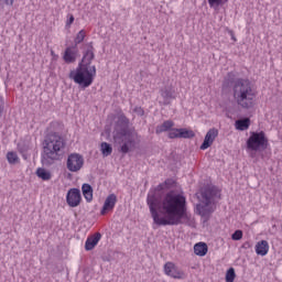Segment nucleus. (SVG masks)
I'll use <instances>...</instances> for the list:
<instances>
[{
  "instance_id": "f257e3e1",
  "label": "nucleus",
  "mask_w": 282,
  "mask_h": 282,
  "mask_svg": "<svg viewBox=\"0 0 282 282\" xmlns=\"http://www.w3.org/2000/svg\"><path fill=\"white\" fill-rule=\"evenodd\" d=\"M148 206L156 226H180L182 219L188 217L186 196L180 192L170 191L161 202L155 194L149 195Z\"/></svg>"
},
{
  "instance_id": "f03ea898",
  "label": "nucleus",
  "mask_w": 282,
  "mask_h": 282,
  "mask_svg": "<svg viewBox=\"0 0 282 282\" xmlns=\"http://www.w3.org/2000/svg\"><path fill=\"white\" fill-rule=\"evenodd\" d=\"M232 96L238 107L241 109H252L257 99V90H254L249 79L238 78L234 83Z\"/></svg>"
},
{
  "instance_id": "7ed1b4c3",
  "label": "nucleus",
  "mask_w": 282,
  "mask_h": 282,
  "mask_svg": "<svg viewBox=\"0 0 282 282\" xmlns=\"http://www.w3.org/2000/svg\"><path fill=\"white\" fill-rule=\"evenodd\" d=\"M66 147L67 141L63 134L58 132H51L43 141L44 158L52 162H56V160H61V158H63Z\"/></svg>"
},
{
  "instance_id": "20e7f679",
  "label": "nucleus",
  "mask_w": 282,
  "mask_h": 282,
  "mask_svg": "<svg viewBox=\"0 0 282 282\" xmlns=\"http://www.w3.org/2000/svg\"><path fill=\"white\" fill-rule=\"evenodd\" d=\"M97 69L96 66L79 65L75 70H72L69 78L79 85L84 89L91 87L94 80L96 79Z\"/></svg>"
},
{
  "instance_id": "39448f33",
  "label": "nucleus",
  "mask_w": 282,
  "mask_h": 282,
  "mask_svg": "<svg viewBox=\"0 0 282 282\" xmlns=\"http://www.w3.org/2000/svg\"><path fill=\"white\" fill-rule=\"evenodd\" d=\"M219 195V191L215 187H206L202 189L200 197L202 202L205 205L198 204L196 206V210L200 215V217H208L213 213V207L210 206V203L213 202L214 197H217Z\"/></svg>"
},
{
  "instance_id": "423d86ee",
  "label": "nucleus",
  "mask_w": 282,
  "mask_h": 282,
  "mask_svg": "<svg viewBox=\"0 0 282 282\" xmlns=\"http://www.w3.org/2000/svg\"><path fill=\"white\" fill-rule=\"evenodd\" d=\"M247 151H264L268 149L270 141L263 131H252L250 132L249 138L247 139Z\"/></svg>"
},
{
  "instance_id": "0eeeda50",
  "label": "nucleus",
  "mask_w": 282,
  "mask_h": 282,
  "mask_svg": "<svg viewBox=\"0 0 282 282\" xmlns=\"http://www.w3.org/2000/svg\"><path fill=\"white\" fill-rule=\"evenodd\" d=\"M85 166V158L79 153H70L66 160V169L70 173H78Z\"/></svg>"
},
{
  "instance_id": "6e6552de",
  "label": "nucleus",
  "mask_w": 282,
  "mask_h": 282,
  "mask_svg": "<svg viewBox=\"0 0 282 282\" xmlns=\"http://www.w3.org/2000/svg\"><path fill=\"white\" fill-rule=\"evenodd\" d=\"M83 202V195L80 194V189L74 187L68 189L66 194V204L69 208H78Z\"/></svg>"
},
{
  "instance_id": "1a4fd4ad",
  "label": "nucleus",
  "mask_w": 282,
  "mask_h": 282,
  "mask_svg": "<svg viewBox=\"0 0 282 282\" xmlns=\"http://www.w3.org/2000/svg\"><path fill=\"white\" fill-rule=\"evenodd\" d=\"M163 270L164 274H166V276H171V279H186L184 271L180 270V268H177L174 262H166L163 267Z\"/></svg>"
},
{
  "instance_id": "9d476101",
  "label": "nucleus",
  "mask_w": 282,
  "mask_h": 282,
  "mask_svg": "<svg viewBox=\"0 0 282 282\" xmlns=\"http://www.w3.org/2000/svg\"><path fill=\"white\" fill-rule=\"evenodd\" d=\"M217 135H219V130L216 128H212L207 131L204 142L200 145L202 151H206V149H210L213 147V142L217 139Z\"/></svg>"
},
{
  "instance_id": "9b49d317",
  "label": "nucleus",
  "mask_w": 282,
  "mask_h": 282,
  "mask_svg": "<svg viewBox=\"0 0 282 282\" xmlns=\"http://www.w3.org/2000/svg\"><path fill=\"white\" fill-rule=\"evenodd\" d=\"M116 204H118V196L116 194H109L100 210V215L105 216L107 213H111L116 208Z\"/></svg>"
},
{
  "instance_id": "f8f14e48",
  "label": "nucleus",
  "mask_w": 282,
  "mask_h": 282,
  "mask_svg": "<svg viewBox=\"0 0 282 282\" xmlns=\"http://www.w3.org/2000/svg\"><path fill=\"white\" fill-rule=\"evenodd\" d=\"M121 153H129L130 149L135 147V134L127 132L122 138Z\"/></svg>"
},
{
  "instance_id": "ddd939ff",
  "label": "nucleus",
  "mask_w": 282,
  "mask_h": 282,
  "mask_svg": "<svg viewBox=\"0 0 282 282\" xmlns=\"http://www.w3.org/2000/svg\"><path fill=\"white\" fill-rule=\"evenodd\" d=\"M163 105H171V100H175V88L173 85H167L161 89Z\"/></svg>"
},
{
  "instance_id": "4468645a",
  "label": "nucleus",
  "mask_w": 282,
  "mask_h": 282,
  "mask_svg": "<svg viewBox=\"0 0 282 282\" xmlns=\"http://www.w3.org/2000/svg\"><path fill=\"white\" fill-rule=\"evenodd\" d=\"M254 251L259 257H265L270 252V243L268 240H260L256 243Z\"/></svg>"
},
{
  "instance_id": "2eb2a0df",
  "label": "nucleus",
  "mask_w": 282,
  "mask_h": 282,
  "mask_svg": "<svg viewBox=\"0 0 282 282\" xmlns=\"http://www.w3.org/2000/svg\"><path fill=\"white\" fill-rule=\"evenodd\" d=\"M76 56H78V48L76 46H68L64 52L63 59L68 64L75 63Z\"/></svg>"
},
{
  "instance_id": "dca6fc26",
  "label": "nucleus",
  "mask_w": 282,
  "mask_h": 282,
  "mask_svg": "<svg viewBox=\"0 0 282 282\" xmlns=\"http://www.w3.org/2000/svg\"><path fill=\"white\" fill-rule=\"evenodd\" d=\"M100 239H102V235H100V232H96L93 236L88 237L85 242V250H94L96 246H98Z\"/></svg>"
},
{
  "instance_id": "f3484780",
  "label": "nucleus",
  "mask_w": 282,
  "mask_h": 282,
  "mask_svg": "<svg viewBox=\"0 0 282 282\" xmlns=\"http://www.w3.org/2000/svg\"><path fill=\"white\" fill-rule=\"evenodd\" d=\"M95 57L96 55L94 54V46L90 45L89 48L84 53L82 62L78 65H86V67H94V65H91V62L94 61Z\"/></svg>"
},
{
  "instance_id": "a211bd4d",
  "label": "nucleus",
  "mask_w": 282,
  "mask_h": 282,
  "mask_svg": "<svg viewBox=\"0 0 282 282\" xmlns=\"http://www.w3.org/2000/svg\"><path fill=\"white\" fill-rule=\"evenodd\" d=\"M237 131H248L250 129V118L238 119L235 122Z\"/></svg>"
},
{
  "instance_id": "6ab92c4d",
  "label": "nucleus",
  "mask_w": 282,
  "mask_h": 282,
  "mask_svg": "<svg viewBox=\"0 0 282 282\" xmlns=\"http://www.w3.org/2000/svg\"><path fill=\"white\" fill-rule=\"evenodd\" d=\"M194 253L197 257H206V254H208V245H206V242H198L194 245Z\"/></svg>"
},
{
  "instance_id": "aec40b11",
  "label": "nucleus",
  "mask_w": 282,
  "mask_h": 282,
  "mask_svg": "<svg viewBox=\"0 0 282 282\" xmlns=\"http://www.w3.org/2000/svg\"><path fill=\"white\" fill-rule=\"evenodd\" d=\"M82 193L86 199V202H93L94 200V188L91 185L85 183L82 185Z\"/></svg>"
},
{
  "instance_id": "412c9836",
  "label": "nucleus",
  "mask_w": 282,
  "mask_h": 282,
  "mask_svg": "<svg viewBox=\"0 0 282 282\" xmlns=\"http://www.w3.org/2000/svg\"><path fill=\"white\" fill-rule=\"evenodd\" d=\"M173 127H175V122H173V120H166L161 126L156 127L155 132L158 134L164 133L166 131H171Z\"/></svg>"
},
{
  "instance_id": "4be33fe9",
  "label": "nucleus",
  "mask_w": 282,
  "mask_h": 282,
  "mask_svg": "<svg viewBox=\"0 0 282 282\" xmlns=\"http://www.w3.org/2000/svg\"><path fill=\"white\" fill-rule=\"evenodd\" d=\"M35 175H37L40 180H43V182H48V180H52V173L43 167H39Z\"/></svg>"
},
{
  "instance_id": "5701e85b",
  "label": "nucleus",
  "mask_w": 282,
  "mask_h": 282,
  "mask_svg": "<svg viewBox=\"0 0 282 282\" xmlns=\"http://www.w3.org/2000/svg\"><path fill=\"white\" fill-rule=\"evenodd\" d=\"M100 151H101V154L104 155V158H109V155H111V153H113V148H111V144H109L107 142H101Z\"/></svg>"
},
{
  "instance_id": "b1692460",
  "label": "nucleus",
  "mask_w": 282,
  "mask_h": 282,
  "mask_svg": "<svg viewBox=\"0 0 282 282\" xmlns=\"http://www.w3.org/2000/svg\"><path fill=\"white\" fill-rule=\"evenodd\" d=\"M7 161L10 164H19L21 162V159L19 158V154H17V152L11 151L7 153Z\"/></svg>"
},
{
  "instance_id": "393cba45",
  "label": "nucleus",
  "mask_w": 282,
  "mask_h": 282,
  "mask_svg": "<svg viewBox=\"0 0 282 282\" xmlns=\"http://www.w3.org/2000/svg\"><path fill=\"white\" fill-rule=\"evenodd\" d=\"M178 138H184V139L195 138V132L186 128H180Z\"/></svg>"
},
{
  "instance_id": "a878e982",
  "label": "nucleus",
  "mask_w": 282,
  "mask_h": 282,
  "mask_svg": "<svg viewBox=\"0 0 282 282\" xmlns=\"http://www.w3.org/2000/svg\"><path fill=\"white\" fill-rule=\"evenodd\" d=\"M87 36V31L85 30H80L76 36H75V45H80V43H83V41H85V37Z\"/></svg>"
},
{
  "instance_id": "bb28decb",
  "label": "nucleus",
  "mask_w": 282,
  "mask_h": 282,
  "mask_svg": "<svg viewBox=\"0 0 282 282\" xmlns=\"http://www.w3.org/2000/svg\"><path fill=\"white\" fill-rule=\"evenodd\" d=\"M226 282H235V279H237V273H235V268H229L226 272Z\"/></svg>"
},
{
  "instance_id": "cd10ccee",
  "label": "nucleus",
  "mask_w": 282,
  "mask_h": 282,
  "mask_svg": "<svg viewBox=\"0 0 282 282\" xmlns=\"http://www.w3.org/2000/svg\"><path fill=\"white\" fill-rule=\"evenodd\" d=\"M210 8H219V6H224L228 3L229 0H207Z\"/></svg>"
},
{
  "instance_id": "c85d7f7f",
  "label": "nucleus",
  "mask_w": 282,
  "mask_h": 282,
  "mask_svg": "<svg viewBox=\"0 0 282 282\" xmlns=\"http://www.w3.org/2000/svg\"><path fill=\"white\" fill-rule=\"evenodd\" d=\"M231 239H232V241H241V239H243V231H241L240 229L236 230L231 235Z\"/></svg>"
},
{
  "instance_id": "c756f323",
  "label": "nucleus",
  "mask_w": 282,
  "mask_h": 282,
  "mask_svg": "<svg viewBox=\"0 0 282 282\" xmlns=\"http://www.w3.org/2000/svg\"><path fill=\"white\" fill-rule=\"evenodd\" d=\"M169 138L171 140H175L176 138H180V129H171L169 132Z\"/></svg>"
},
{
  "instance_id": "7c9ffc66",
  "label": "nucleus",
  "mask_w": 282,
  "mask_h": 282,
  "mask_svg": "<svg viewBox=\"0 0 282 282\" xmlns=\"http://www.w3.org/2000/svg\"><path fill=\"white\" fill-rule=\"evenodd\" d=\"M169 188V182L161 183L156 186L155 193H162L163 191H166Z\"/></svg>"
},
{
  "instance_id": "2f4dec72",
  "label": "nucleus",
  "mask_w": 282,
  "mask_h": 282,
  "mask_svg": "<svg viewBox=\"0 0 282 282\" xmlns=\"http://www.w3.org/2000/svg\"><path fill=\"white\" fill-rule=\"evenodd\" d=\"M133 112L137 113V116H144V109H142V107H135Z\"/></svg>"
},
{
  "instance_id": "473e14b6",
  "label": "nucleus",
  "mask_w": 282,
  "mask_h": 282,
  "mask_svg": "<svg viewBox=\"0 0 282 282\" xmlns=\"http://www.w3.org/2000/svg\"><path fill=\"white\" fill-rule=\"evenodd\" d=\"M74 15L69 14L68 20L66 21V28H72V24L74 23Z\"/></svg>"
},
{
  "instance_id": "72a5a7b5",
  "label": "nucleus",
  "mask_w": 282,
  "mask_h": 282,
  "mask_svg": "<svg viewBox=\"0 0 282 282\" xmlns=\"http://www.w3.org/2000/svg\"><path fill=\"white\" fill-rule=\"evenodd\" d=\"M6 6H14V0H3Z\"/></svg>"
},
{
  "instance_id": "f704fd0d",
  "label": "nucleus",
  "mask_w": 282,
  "mask_h": 282,
  "mask_svg": "<svg viewBox=\"0 0 282 282\" xmlns=\"http://www.w3.org/2000/svg\"><path fill=\"white\" fill-rule=\"evenodd\" d=\"M229 34H230L231 39H232L235 42H237V37L235 36V32L230 31Z\"/></svg>"
},
{
  "instance_id": "c9c22d12",
  "label": "nucleus",
  "mask_w": 282,
  "mask_h": 282,
  "mask_svg": "<svg viewBox=\"0 0 282 282\" xmlns=\"http://www.w3.org/2000/svg\"><path fill=\"white\" fill-rule=\"evenodd\" d=\"M2 113H3V106H0V118H1Z\"/></svg>"
},
{
  "instance_id": "e433bc0d",
  "label": "nucleus",
  "mask_w": 282,
  "mask_h": 282,
  "mask_svg": "<svg viewBox=\"0 0 282 282\" xmlns=\"http://www.w3.org/2000/svg\"><path fill=\"white\" fill-rule=\"evenodd\" d=\"M121 118H123L124 120H127V117L122 116Z\"/></svg>"
}]
</instances>
